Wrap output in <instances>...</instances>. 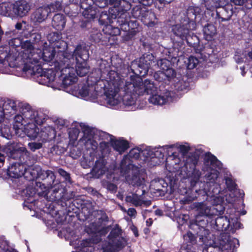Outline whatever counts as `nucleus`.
<instances>
[{
	"mask_svg": "<svg viewBox=\"0 0 252 252\" xmlns=\"http://www.w3.org/2000/svg\"><path fill=\"white\" fill-rule=\"evenodd\" d=\"M57 52L56 59L63 62L69 59L75 58V71L80 77L85 76L89 71L90 66L87 63L89 58V50L85 46L77 45L73 53L67 51L68 45L66 41L61 38L52 46Z\"/></svg>",
	"mask_w": 252,
	"mask_h": 252,
	"instance_id": "f257e3e1",
	"label": "nucleus"
},
{
	"mask_svg": "<svg viewBox=\"0 0 252 252\" xmlns=\"http://www.w3.org/2000/svg\"><path fill=\"white\" fill-rule=\"evenodd\" d=\"M109 67L106 68L107 73L106 79L109 84V88L105 94L107 99V103L110 105L116 106L120 103L119 99L116 96L118 93L123 91L124 94H131L132 92H136V88L134 84L126 82L124 87L123 79H121L117 72L109 70Z\"/></svg>",
	"mask_w": 252,
	"mask_h": 252,
	"instance_id": "f03ea898",
	"label": "nucleus"
},
{
	"mask_svg": "<svg viewBox=\"0 0 252 252\" xmlns=\"http://www.w3.org/2000/svg\"><path fill=\"white\" fill-rule=\"evenodd\" d=\"M36 177L37 180L43 182V185L47 186V188L52 190L51 195L55 201L64 203L65 201L69 200L66 188L56 180V176L53 171L40 169L39 171H37Z\"/></svg>",
	"mask_w": 252,
	"mask_h": 252,
	"instance_id": "7ed1b4c3",
	"label": "nucleus"
},
{
	"mask_svg": "<svg viewBox=\"0 0 252 252\" xmlns=\"http://www.w3.org/2000/svg\"><path fill=\"white\" fill-rule=\"evenodd\" d=\"M124 8L110 7L108 11H103L101 12L98 22L100 24H112L115 21L116 26L120 27L121 30H126L128 29L127 23L130 19V15L128 11Z\"/></svg>",
	"mask_w": 252,
	"mask_h": 252,
	"instance_id": "20e7f679",
	"label": "nucleus"
},
{
	"mask_svg": "<svg viewBox=\"0 0 252 252\" xmlns=\"http://www.w3.org/2000/svg\"><path fill=\"white\" fill-rule=\"evenodd\" d=\"M198 208L200 209V213L202 216H197L194 219L190 220L189 227L199 237V242L205 244L209 240L210 232L208 229L206 228L207 220L205 219L204 216H211L214 213H211V208H209L203 203H199Z\"/></svg>",
	"mask_w": 252,
	"mask_h": 252,
	"instance_id": "39448f33",
	"label": "nucleus"
},
{
	"mask_svg": "<svg viewBox=\"0 0 252 252\" xmlns=\"http://www.w3.org/2000/svg\"><path fill=\"white\" fill-rule=\"evenodd\" d=\"M69 200L65 202H61L63 206H67V211L75 214H82L84 217L83 220H86L92 214L94 206L92 201L82 198L73 199L72 193L68 194Z\"/></svg>",
	"mask_w": 252,
	"mask_h": 252,
	"instance_id": "423d86ee",
	"label": "nucleus"
},
{
	"mask_svg": "<svg viewBox=\"0 0 252 252\" xmlns=\"http://www.w3.org/2000/svg\"><path fill=\"white\" fill-rule=\"evenodd\" d=\"M57 64L55 68L60 80H62V84L65 87L72 85L78 81V78L74 73V68L71 67V63L75 61V58L69 59L67 61L63 62L56 60Z\"/></svg>",
	"mask_w": 252,
	"mask_h": 252,
	"instance_id": "0eeeda50",
	"label": "nucleus"
},
{
	"mask_svg": "<svg viewBox=\"0 0 252 252\" xmlns=\"http://www.w3.org/2000/svg\"><path fill=\"white\" fill-rule=\"evenodd\" d=\"M193 23L189 24L183 20L180 24L173 25L171 27V32L173 44L175 46L182 47L185 45V39L188 37L190 31L195 30Z\"/></svg>",
	"mask_w": 252,
	"mask_h": 252,
	"instance_id": "6e6552de",
	"label": "nucleus"
},
{
	"mask_svg": "<svg viewBox=\"0 0 252 252\" xmlns=\"http://www.w3.org/2000/svg\"><path fill=\"white\" fill-rule=\"evenodd\" d=\"M239 246V242L237 239H231L229 234L222 233L217 239L213 241L212 246L210 247L207 251L213 247L218 249L219 252L227 251L228 252H234Z\"/></svg>",
	"mask_w": 252,
	"mask_h": 252,
	"instance_id": "1a4fd4ad",
	"label": "nucleus"
},
{
	"mask_svg": "<svg viewBox=\"0 0 252 252\" xmlns=\"http://www.w3.org/2000/svg\"><path fill=\"white\" fill-rule=\"evenodd\" d=\"M204 164L210 167L209 170L204 175L206 182L208 183H214L219 176V172L214 168L220 169L221 163L217 158L210 152L205 154L204 158Z\"/></svg>",
	"mask_w": 252,
	"mask_h": 252,
	"instance_id": "9d476101",
	"label": "nucleus"
},
{
	"mask_svg": "<svg viewBox=\"0 0 252 252\" xmlns=\"http://www.w3.org/2000/svg\"><path fill=\"white\" fill-rule=\"evenodd\" d=\"M155 57L152 53L144 54L138 61L132 62V72L140 76H144L148 74L151 65L155 63Z\"/></svg>",
	"mask_w": 252,
	"mask_h": 252,
	"instance_id": "9b49d317",
	"label": "nucleus"
},
{
	"mask_svg": "<svg viewBox=\"0 0 252 252\" xmlns=\"http://www.w3.org/2000/svg\"><path fill=\"white\" fill-rule=\"evenodd\" d=\"M132 16L141 20L148 27H153L157 24V17L154 12L141 5L134 6L131 10Z\"/></svg>",
	"mask_w": 252,
	"mask_h": 252,
	"instance_id": "f8f14e48",
	"label": "nucleus"
},
{
	"mask_svg": "<svg viewBox=\"0 0 252 252\" xmlns=\"http://www.w3.org/2000/svg\"><path fill=\"white\" fill-rule=\"evenodd\" d=\"M27 59L23 68L24 72H28L31 75H39L42 77L45 71L43 70L42 65L39 64L41 56L38 54L33 55Z\"/></svg>",
	"mask_w": 252,
	"mask_h": 252,
	"instance_id": "ddd939ff",
	"label": "nucleus"
},
{
	"mask_svg": "<svg viewBox=\"0 0 252 252\" xmlns=\"http://www.w3.org/2000/svg\"><path fill=\"white\" fill-rule=\"evenodd\" d=\"M216 13L215 19L219 24L230 20L233 14V5L231 3H227L224 5L221 4L220 7L215 9Z\"/></svg>",
	"mask_w": 252,
	"mask_h": 252,
	"instance_id": "4468645a",
	"label": "nucleus"
},
{
	"mask_svg": "<svg viewBox=\"0 0 252 252\" xmlns=\"http://www.w3.org/2000/svg\"><path fill=\"white\" fill-rule=\"evenodd\" d=\"M105 241L102 245L103 252H117L123 250L127 244L126 240L123 237L113 240Z\"/></svg>",
	"mask_w": 252,
	"mask_h": 252,
	"instance_id": "2eb2a0df",
	"label": "nucleus"
},
{
	"mask_svg": "<svg viewBox=\"0 0 252 252\" xmlns=\"http://www.w3.org/2000/svg\"><path fill=\"white\" fill-rule=\"evenodd\" d=\"M141 154L145 157V159L147 160H148V158H150L151 159L153 158L159 159L163 158L164 157L163 153L158 150H155L154 152L147 150L140 151L138 149H132L130 151L128 156L131 158L137 159L140 157Z\"/></svg>",
	"mask_w": 252,
	"mask_h": 252,
	"instance_id": "dca6fc26",
	"label": "nucleus"
},
{
	"mask_svg": "<svg viewBox=\"0 0 252 252\" xmlns=\"http://www.w3.org/2000/svg\"><path fill=\"white\" fill-rule=\"evenodd\" d=\"M24 162H11L7 169V174L10 177L18 178L28 173Z\"/></svg>",
	"mask_w": 252,
	"mask_h": 252,
	"instance_id": "f3484780",
	"label": "nucleus"
},
{
	"mask_svg": "<svg viewBox=\"0 0 252 252\" xmlns=\"http://www.w3.org/2000/svg\"><path fill=\"white\" fill-rule=\"evenodd\" d=\"M51 4L47 6H41L36 8L31 15V20L34 23H40L45 21L50 13L54 12Z\"/></svg>",
	"mask_w": 252,
	"mask_h": 252,
	"instance_id": "a211bd4d",
	"label": "nucleus"
},
{
	"mask_svg": "<svg viewBox=\"0 0 252 252\" xmlns=\"http://www.w3.org/2000/svg\"><path fill=\"white\" fill-rule=\"evenodd\" d=\"M158 64L161 71L165 73L167 81H170L176 77V71L172 67L174 63H173L172 62L167 58L160 60Z\"/></svg>",
	"mask_w": 252,
	"mask_h": 252,
	"instance_id": "6ab92c4d",
	"label": "nucleus"
},
{
	"mask_svg": "<svg viewBox=\"0 0 252 252\" xmlns=\"http://www.w3.org/2000/svg\"><path fill=\"white\" fill-rule=\"evenodd\" d=\"M202 10L199 6H189L186 11L187 17L183 20L189 24L193 23L194 28H196V19L198 18L200 19L202 15Z\"/></svg>",
	"mask_w": 252,
	"mask_h": 252,
	"instance_id": "aec40b11",
	"label": "nucleus"
},
{
	"mask_svg": "<svg viewBox=\"0 0 252 252\" xmlns=\"http://www.w3.org/2000/svg\"><path fill=\"white\" fill-rule=\"evenodd\" d=\"M31 9L29 3L24 0H19L13 3V12L15 16L23 17Z\"/></svg>",
	"mask_w": 252,
	"mask_h": 252,
	"instance_id": "412c9836",
	"label": "nucleus"
},
{
	"mask_svg": "<svg viewBox=\"0 0 252 252\" xmlns=\"http://www.w3.org/2000/svg\"><path fill=\"white\" fill-rule=\"evenodd\" d=\"M106 161L103 157H100L95 161V165L91 170V174L93 177L99 178L105 174L107 167Z\"/></svg>",
	"mask_w": 252,
	"mask_h": 252,
	"instance_id": "4be33fe9",
	"label": "nucleus"
},
{
	"mask_svg": "<svg viewBox=\"0 0 252 252\" xmlns=\"http://www.w3.org/2000/svg\"><path fill=\"white\" fill-rule=\"evenodd\" d=\"M29 154L26 148L21 147L10 150L7 155L11 159L18 160L17 162H25L26 161H25L24 157L25 156H28Z\"/></svg>",
	"mask_w": 252,
	"mask_h": 252,
	"instance_id": "5701e85b",
	"label": "nucleus"
},
{
	"mask_svg": "<svg viewBox=\"0 0 252 252\" xmlns=\"http://www.w3.org/2000/svg\"><path fill=\"white\" fill-rule=\"evenodd\" d=\"M184 48V46L182 47L180 46H175L172 48L167 49L166 51V55L167 56V58L169 59L173 63H178L179 61V58L182 56L183 52L182 49Z\"/></svg>",
	"mask_w": 252,
	"mask_h": 252,
	"instance_id": "b1692460",
	"label": "nucleus"
},
{
	"mask_svg": "<svg viewBox=\"0 0 252 252\" xmlns=\"http://www.w3.org/2000/svg\"><path fill=\"white\" fill-rule=\"evenodd\" d=\"M127 26L128 29L123 30V31L126 32V38L127 40H129L140 31L141 28L139 27V22L136 20L130 19L127 23Z\"/></svg>",
	"mask_w": 252,
	"mask_h": 252,
	"instance_id": "393cba45",
	"label": "nucleus"
},
{
	"mask_svg": "<svg viewBox=\"0 0 252 252\" xmlns=\"http://www.w3.org/2000/svg\"><path fill=\"white\" fill-rule=\"evenodd\" d=\"M111 143L113 149L120 154L124 153L129 148L128 141L123 138L119 139L111 138Z\"/></svg>",
	"mask_w": 252,
	"mask_h": 252,
	"instance_id": "a878e982",
	"label": "nucleus"
},
{
	"mask_svg": "<svg viewBox=\"0 0 252 252\" xmlns=\"http://www.w3.org/2000/svg\"><path fill=\"white\" fill-rule=\"evenodd\" d=\"M66 19L63 14H55L52 18V26L58 31H63L66 25Z\"/></svg>",
	"mask_w": 252,
	"mask_h": 252,
	"instance_id": "bb28decb",
	"label": "nucleus"
},
{
	"mask_svg": "<svg viewBox=\"0 0 252 252\" xmlns=\"http://www.w3.org/2000/svg\"><path fill=\"white\" fill-rule=\"evenodd\" d=\"M34 170H33L32 172H31V174L32 175V177L29 180H34L35 179V188L36 189V191H37V194L40 196H45L47 195L48 192L49 191L50 189L47 188V186L43 185V182L42 181L40 182V180H38L36 178V175L35 176H33L32 174L34 173Z\"/></svg>",
	"mask_w": 252,
	"mask_h": 252,
	"instance_id": "cd10ccee",
	"label": "nucleus"
},
{
	"mask_svg": "<svg viewBox=\"0 0 252 252\" xmlns=\"http://www.w3.org/2000/svg\"><path fill=\"white\" fill-rule=\"evenodd\" d=\"M214 228L219 231H226L230 225L229 219L226 216H219L215 219Z\"/></svg>",
	"mask_w": 252,
	"mask_h": 252,
	"instance_id": "c85d7f7f",
	"label": "nucleus"
},
{
	"mask_svg": "<svg viewBox=\"0 0 252 252\" xmlns=\"http://www.w3.org/2000/svg\"><path fill=\"white\" fill-rule=\"evenodd\" d=\"M56 50L51 46L43 49L42 51L39 50V53H36L41 56V59L46 62H49L53 60L55 57Z\"/></svg>",
	"mask_w": 252,
	"mask_h": 252,
	"instance_id": "c756f323",
	"label": "nucleus"
},
{
	"mask_svg": "<svg viewBox=\"0 0 252 252\" xmlns=\"http://www.w3.org/2000/svg\"><path fill=\"white\" fill-rule=\"evenodd\" d=\"M198 237L195 236L191 232L188 231L186 234L184 235L183 238L184 241L186 242L185 244H184L183 245V247L184 249L186 250V252H188L189 251V250L187 249L188 248V246H190V251L191 252H195L193 251V245H195L197 243L196 237Z\"/></svg>",
	"mask_w": 252,
	"mask_h": 252,
	"instance_id": "7c9ffc66",
	"label": "nucleus"
},
{
	"mask_svg": "<svg viewBox=\"0 0 252 252\" xmlns=\"http://www.w3.org/2000/svg\"><path fill=\"white\" fill-rule=\"evenodd\" d=\"M138 86L141 89V86L144 88V92L147 94H152L157 92V87L151 80L146 79L143 82H139Z\"/></svg>",
	"mask_w": 252,
	"mask_h": 252,
	"instance_id": "2f4dec72",
	"label": "nucleus"
},
{
	"mask_svg": "<svg viewBox=\"0 0 252 252\" xmlns=\"http://www.w3.org/2000/svg\"><path fill=\"white\" fill-rule=\"evenodd\" d=\"M85 5L86 7H80L83 9L82 11L83 16L87 19H94L96 15L97 8L94 6V4L91 5L87 4Z\"/></svg>",
	"mask_w": 252,
	"mask_h": 252,
	"instance_id": "473e14b6",
	"label": "nucleus"
},
{
	"mask_svg": "<svg viewBox=\"0 0 252 252\" xmlns=\"http://www.w3.org/2000/svg\"><path fill=\"white\" fill-rule=\"evenodd\" d=\"M185 172L186 175L191 178V186L192 187H194L196 184L198 182L201 175V172L199 170L197 169L196 167L192 169H187Z\"/></svg>",
	"mask_w": 252,
	"mask_h": 252,
	"instance_id": "72a5a7b5",
	"label": "nucleus"
},
{
	"mask_svg": "<svg viewBox=\"0 0 252 252\" xmlns=\"http://www.w3.org/2000/svg\"><path fill=\"white\" fill-rule=\"evenodd\" d=\"M203 31L204 38L208 41L211 40L217 34V28L212 24L208 23L205 25Z\"/></svg>",
	"mask_w": 252,
	"mask_h": 252,
	"instance_id": "f704fd0d",
	"label": "nucleus"
},
{
	"mask_svg": "<svg viewBox=\"0 0 252 252\" xmlns=\"http://www.w3.org/2000/svg\"><path fill=\"white\" fill-rule=\"evenodd\" d=\"M199 160V157L194 154H191V155L189 156L186 159L184 164V168L186 171L187 169H192L196 167Z\"/></svg>",
	"mask_w": 252,
	"mask_h": 252,
	"instance_id": "c9c22d12",
	"label": "nucleus"
},
{
	"mask_svg": "<svg viewBox=\"0 0 252 252\" xmlns=\"http://www.w3.org/2000/svg\"><path fill=\"white\" fill-rule=\"evenodd\" d=\"M223 0H204V5L207 10L210 11L212 13L211 15L214 16V11L215 9L220 7L221 4H223L222 1Z\"/></svg>",
	"mask_w": 252,
	"mask_h": 252,
	"instance_id": "e433bc0d",
	"label": "nucleus"
},
{
	"mask_svg": "<svg viewBox=\"0 0 252 252\" xmlns=\"http://www.w3.org/2000/svg\"><path fill=\"white\" fill-rule=\"evenodd\" d=\"M22 37L25 39H28L32 44L38 43L41 39V35L40 33L36 32H30L28 31H24L22 33Z\"/></svg>",
	"mask_w": 252,
	"mask_h": 252,
	"instance_id": "4c0bfd02",
	"label": "nucleus"
},
{
	"mask_svg": "<svg viewBox=\"0 0 252 252\" xmlns=\"http://www.w3.org/2000/svg\"><path fill=\"white\" fill-rule=\"evenodd\" d=\"M73 2L74 0H56L54 3H51V7L53 10L61 11Z\"/></svg>",
	"mask_w": 252,
	"mask_h": 252,
	"instance_id": "58836bf2",
	"label": "nucleus"
},
{
	"mask_svg": "<svg viewBox=\"0 0 252 252\" xmlns=\"http://www.w3.org/2000/svg\"><path fill=\"white\" fill-rule=\"evenodd\" d=\"M24 132L28 137L35 138L39 133V128L35 124H28L25 127Z\"/></svg>",
	"mask_w": 252,
	"mask_h": 252,
	"instance_id": "ea45409f",
	"label": "nucleus"
},
{
	"mask_svg": "<svg viewBox=\"0 0 252 252\" xmlns=\"http://www.w3.org/2000/svg\"><path fill=\"white\" fill-rule=\"evenodd\" d=\"M150 103L155 105H162L166 103L167 98L163 95L158 94L157 92L153 94L149 98Z\"/></svg>",
	"mask_w": 252,
	"mask_h": 252,
	"instance_id": "a19ab883",
	"label": "nucleus"
},
{
	"mask_svg": "<svg viewBox=\"0 0 252 252\" xmlns=\"http://www.w3.org/2000/svg\"><path fill=\"white\" fill-rule=\"evenodd\" d=\"M109 4L113 5L112 7L123 8L126 9H130L131 7V3L126 0H107Z\"/></svg>",
	"mask_w": 252,
	"mask_h": 252,
	"instance_id": "79ce46f5",
	"label": "nucleus"
},
{
	"mask_svg": "<svg viewBox=\"0 0 252 252\" xmlns=\"http://www.w3.org/2000/svg\"><path fill=\"white\" fill-rule=\"evenodd\" d=\"M21 48L24 49L26 54L28 55L27 59H29V57L32 55L36 54L34 52L33 44L28 39H26L25 40L23 39Z\"/></svg>",
	"mask_w": 252,
	"mask_h": 252,
	"instance_id": "37998d69",
	"label": "nucleus"
},
{
	"mask_svg": "<svg viewBox=\"0 0 252 252\" xmlns=\"http://www.w3.org/2000/svg\"><path fill=\"white\" fill-rule=\"evenodd\" d=\"M185 42H187L189 46L193 47L194 49H197L199 46L200 40L199 38L197 35L191 33L190 32L185 39Z\"/></svg>",
	"mask_w": 252,
	"mask_h": 252,
	"instance_id": "c03bdc74",
	"label": "nucleus"
},
{
	"mask_svg": "<svg viewBox=\"0 0 252 252\" xmlns=\"http://www.w3.org/2000/svg\"><path fill=\"white\" fill-rule=\"evenodd\" d=\"M0 14L8 16H15L13 12V3H3L0 5Z\"/></svg>",
	"mask_w": 252,
	"mask_h": 252,
	"instance_id": "a18cd8bd",
	"label": "nucleus"
},
{
	"mask_svg": "<svg viewBox=\"0 0 252 252\" xmlns=\"http://www.w3.org/2000/svg\"><path fill=\"white\" fill-rule=\"evenodd\" d=\"M41 136L43 141L45 142H50L54 139L56 136V132L55 129L50 128L48 130H42Z\"/></svg>",
	"mask_w": 252,
	"mask_h": 252,
	"instance_id": "49530a36",
	"label": "nucleus"
},
{
	"mask_svg": "<svg viewBox=\"0 0 252 252\" xmlns=\"http://www.w3.org/2000/svg\"><path fill=\"white\" fill-rule=\"evenodd\" d=\"M101 25H104L105 29H103L106 34L110 35L111 36H117L120 34V27H113L111 24H100Z\"/></svg>",
	"mask_w": 252,
	"mask_h": 252,
	"instance_id": "de8ad7c7",
	"label": "nucleus"
},
{
	"mask_svg": "<svg viewBox=\"0 0 252 252\" xmlns=\"http://www.w3.org/2000/svg\"><path fill=\"white\" fill-rule=\"evenodd\" d=\"M100 239L99 240H96L95 242H92L91 240L90 239H86L83 240L81 245L82 247V249H83V251L84 252H93L94 251L95 248L94 247V243H97L100 241Z\"/></svg>",
	"mask_w": 252,
	"mask_h": 252,
	"instance_id": "09e8293b",
	"label": "nucleus"
},
{
	"mask_svg": "<svg viewBox=\"0 0 252 252\" xmlns=\"http://www.w3.org/2000/svg\"><path fill=\"white\" fill-rule=\"evenodd\" d=\"M122 230L119 225L117 224L115 227L111 230L110 233L108 236L109 241H113L114 239L122 237Z\"/></svg>",
	"mask_w": 252,
	"mask_h": 252,
	"instance_id": "8fccbe9b",
	"label": "nucleus"
},
{
	"mask_svg": "<svg viewBox=\"0 0 252 252\" xmlns=\"http://www.w3.org/2000/svg\"><path fill=\"white\" fill-rule=\"evenodd\" d=\"M47 38L51 44L50 46H53L54 43L62 38V33L60 32H52L48 34Z\"/></svg>",
	"mask_w": 252,
	"mask_h": 252,
	"instance_id": "3c124183",
	"label": "nucleus"
},
{
	"mask_svg": "<svg viewBox=\"0 0 252 252\" xmlns=\"http://www.w3.org/2000/svg\"><path fill=\"white\" fill-rule=\"evenodd\" d=\"M59 174L63 179L64 182L66 184H69L71 185L73 183V181L70 177V174L67 172L63 168H59L57 170Z\"/></svg>",
	"mask_w": 252,
	"mask_h": 252,
	"instance_id": "603ef678",
	"label": "nucleus"
},
{
	"mask_svg": "<svg viewBox=\"0 0 252 252\" xmlns=\"http://www.w3.org/2000/svg\"><path fill=\"white\" fill-rule=\"evenodd\" d=\"M230 1L235 5H244L246 9H251L252 8V2L251 0H230Z\"/></svg>",
	"mask_w": 252,
	"mask_h": 252,
	"instance_id": "864d4df0",
	"label": "nucleus"
},
{
	"mask_svg": "<svg viewBox=\"0 0 252 252\" xmlns=\"http://www.w3.org/2000/svg\"><path fill=\"white\" fill-rule=\"evenodd\" d=\"M185 62L186 63L187 69H192L198 64L199 60L197 58L191 56L187 59V62Z\"/></svg>",
	"mask_w": 252,
	"mask_h": 252,
	"instance_id": "5fc2aeb1",
	"label": "nucleus"
},
{
	"mask_svg": "<svg viewBox=\"0 0 252 252\" xmlns=\"http://www.w3.org/2000/svg\"><path fill=\"white\" fill-rule=\"evenodd\" d=\"M1 107L3 108V111L4 110H13L14 111L17 110L15 102L10 99H8L7 101L5 102Z\"/></svg>",
	"mask_w": 252,
	"mask_h": 252,
	"instance_id": "6e6d98bb",
	"label": "nucleus"
},
{
	"mask_svg": "<svg viewBox=\"0 0 252 252\" xmlns=\"http://www.w3.org/2000/svg\"><path fill=\"white\" fill-rule=\"evenodd\" d=\"M215 48L213 45L210 44H206L202 50V54L207 55L208 57L215 54Z\"/></svg>",
	"mask_w": 252,
	"mask_h": 252,
	"instance_id": "4d7b16f0",
	"label": "nucleus"
},
{
	"mask_svg": "<svg viewBox=\"0 0 252 252\" xmlns=\"http://www.w3.org/2000/svg\"><path fill=\"white\" fill-rule=\"evenodd\" d=\"M56 72H54L52 69H48L44 72L43 76L46 77L48 82L54 81L55 79L57 73V69L55 68Z\"/></svg>",
	"mask_w": 252,
	"mask_h": 252,
	"instance_id": "13d9d810",
	"label": "nucleus"
},
{
	"mask_svg": "<svg viewBox=\"0 0 252 252\" xmlns=\"http://www.w3.org/2000/svg\"><path fill=\"white\" fill-rule=\"evenodd\" d=\"M22 37V38L21 37H16L11 39L9 41V45L15 48L19 47H21L23 39L25 38L23 37Z\"/></svg>",
	"mask_w": 252,
	"mask_h": 252,
	"instance_id": "bf43d9fd",
	"label": "nucleus"
},
{
	"mask_svg": "<svg viewBox=\"0 0 252 252\" xmlns=\"http://www.w3.org/2000/svg\"><path fill=\"white\" fill-rule=\"evenodd\" d=\"M153 76L155 81L158 83L161 82L162 83V84L164 81L167 80L165 73L162 71H158L155 72Z\"/></svg>",
	"mask_w": 252,
	"mask_h": 252,
	"instance_id": "052dcab7",
	"label": "nucleus"
},
{
	"mask_svg": "<svg viewBox=\"0 0 252 252\" xmlns=\"http://www.w3.org/2000/svg\"><path fill=\"white\" fill-rule=\"evenodd\" d=\"M225 184L228 190L232 191L236 189L237 185L231 178L226 177L225 178Z\"/></svg>",
	"mask_w": 252,
	"mask_h": 252,
	"instance_id": "680f3d73",
	"label": "nucleus"
},
{
	"mask_svg": "<svg viewBox=\"0 0 252 252\" xmlns=\"http://www.w3.org/2000/svg\"><path fill=\"white\" fill-rule=\"evenodd\" d=\"M42 143L40 142H30L28 144L29 148L32 151L35 152L37 150H39L42 147Z\"/></svg>",
	"mask_w": 252,
	"mask_h": 252,
	"instance_id": "e2e57ef3",
	"label": "nucleus"
},
{
	"mask_svg": "<svg viewBox=\"0 0 252 252\" xmlns=\"http://www.w3.org/2000/svg\"><path fill=\"white\" fill-rule=\"evenodd\" d=\"M109 4L107 0H94V6L99 8H104Z\"/></svg>",
	"mask_w": 252,
	"mask_h": 252,
	"instance_id": "0e129e2a",
	"label": "nucleus"
},
{
	"mask_svg": "<svg viewBox=\"0 0 252 252\" xmlns=\"http://www.w3.org/2000/svg\"><path fill=\"white\" fill-rule=\"evenodd\" d=\"M108 232V227H104L99 230L98 228H94V230H91L90 232L92 233H96L97 232L100 233V234L105 235Z\"/></svg>",
	"mask_w": 252,
	"mask_h": 252,
	"instance_id": "69168bd1",
	"label": "nucleus"
},
{
	"mask_svg": "<svg viewBox=\"0 0 252 252\" xmlns=\"http://www.w3.org/2000/svg\"><path fill=\"white\" fill-rule=\"evenodd\" d=\"M27 196L29 197H33L35 194H37V191L35 187H28L26 189Z\"/></svg>",
	"mask_w": 252,
	"mask_h": 252,
	"instance_id": "338daca9",
	"label": "nucleus"
},
{
	"mask_svg": "<svg viewBox=\"0 0 252 252\" xmlns=\"http://www.w3.org/2000/svg\"><path fill=\"white\" fill-rule=\"evenodd\" d=\"M180 152L183 155L187 154L189 151L190 150V148L189 146H186L185 145H180L179 147Z\"/></svg>",
	"mask_w": 252,
	"mask_h": 252,
	"instance_id": "774afa93",
	"label": "nucleus"
}]
</instances>
